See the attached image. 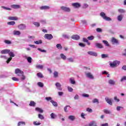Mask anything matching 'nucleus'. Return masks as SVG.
Returning a JSON list of instances; mask_svg holds the SVG:
<instances>
[{
  "mask_svg": "<svg viewBox=\"0 0 126 126\" xmlns=\"http://www.w3.org/2000/svg\"><path fill=\"white\" fill-rule=\"evenodd\" d=\"M118 11L120 13H125L126 12V10H125L124 9H119Z\"/></svg>",
  "mask_w": 126,
  "mask_h": 126,
  "instance_id": "a19ab883",
  "label": "nucleus"
},
{
  "mask_svg": "<svg viewBox=\"0 0 126 126\" xmlns=\"http://www.w3.org/2000/svg\"><path fill=\"white\" fill-rule=\"evenodd\" d=\"M87 111L89 112V113H92V112H93V110L91 108H87Z\"/></svg>",
  "mask_w": 126,
  "mask_h": 126,
  "instance_id": "680f3d73",
  "label": "nucleus"
},
{
  "mask_svg": "<svg viewBox=\"0 0 126 126\" xmlns=\"http://www.w3.org/2000/svg\"><path fill=\"white\" fill-rule=\"evenodd\" d=\"M111 42L112 43V44H116V45H120V42H119V40L116 39L115 37H112L111 40Z\"/></svg>",
  "mask_w": 126,
  "mask_h": 126,
  "instance_id": "423d86ee",
  "label": "nucleus"
},
{
  "mask_svg": "<svg viewBox=\"0 0 126 126\" xmlns=\"http://www.w3.org/2000/svg\"><path fill=\"white\" fill-rule=\"evenodd\" d=\"M53 37V35L51 34H45L44 35L45 39H47V40H52Z\"/></svg>",
  "mask_w": 126,
  "mask_h": 126,
  "instance_id": "6e6552de",
  "label": "nucleus"
},
{
  "mask_svg": "<svg viewBox=\"0 0 126 126\" xmlns=\"http://www.w3.org/2000/svg\"><path fill=\"white\" fill-rule=\"evenodd\" d=\"M8 19L9 20H18V18L16 17H9Z\"/></svg>",
  "mask_w": 126,
  "mask_h": 126,
  "instance_id": "72a5a7b5",
  "label": "nucleus"
},
{
  "mask_svg": "<svg viewBox=\"0 0 126 126\" xmlns=\"http://www.w3.org/2000/svg\"><path fill=\"white\" fill-rule=\"evenodd\" d=\"M36 67V68H38L39 69H42V68H43L44 66H43V65L39 64V65H37Z\"/></svg>",
  "mask_w": 126,
  "mask_h": 126,
  "instance_id": "a18cd8bd",
  "label": "nucleus"
},
{
  "mask_svg": "<svg viewBox=\"0 0 126 126\" xmlns=\"http://www.w3.org/2000/svg\"><path fill=\"white\" fill-rule=\"evenodd\" d=\"M35 111H36L37 112H38V113H40L41 114L43 113L44 112V110H43L42 108H40L39 107H36Z\"/></svg>",
  "mask_w": 126,
  "mask_h": 126,
  "instance_id": "aec40b11",
  "label": "nucleus"
},
{
  "mask_svg": "<svg viewBox=\"0 0 126 126\" xmlns=\"http://www.w3.org/2000/svg\"><path fill=\"white\" fill-rule=\"evenodd\" d=\"M66 60L68 63H74V59L72 57L67 58Z\"/></svg>",
  "mask_w": 126,
  "mask_h": 126,
  "instance_id": "393cba45",
  "label": "nucleus"
},
{
  "mask_svg": "<svg viewBox=\"0 0 126 126\" xmlns=\"http://www.w3.org/2000/svg\"><path fill=\"white\" fill-rule=\"evenodd\" d=\"M33 25L35 26V27H40V23L37 22H34L33 23Z\"/></svg>",
  "mask_w": 126,
  "mask_h": 126,
  "instance_id": "4c0bfd02",
  "label": "nucleus"
},
{
  "mask_svg": "<svg viewBox=\"0 0 126 126\" xmlns=\"http://www.w3.org/2000/svg\"><path fill=\"white\" fill-rule=\"evenodd\" d=\"M89 126H97V123L95 121H92V122H90L89 125Z\"/></svg>",
  "mask_w": 126,
  "mask_h": 126,
  "instance_id": "a878e982",
  "label": "nucleus"
},
{
  "mask_svg": "<svg viewBox=\"0 0 126 126\" xmlns=\"http://www.w3.org/2000/svg\"><path fill=\"white\" fill-rule=\"evenodd\" d=\"M27 61L28 63H32V58L29 57L27 58Z\"/></svg>",
  "mask_w": 126,
  "mask_h": 126,
  "instance_id": "de8ad7c7",
  "label": "nucleus"
},
{
  "mask_svg": "<svg viewBox=\"0 0 126 126\" xmlns=\"http://www.w3.org/2000/svg\"><path fill=\"white\" fill-rule=\"evenodd\" d=\"M8 54L10 56V58L7 59V60L6 61V63H9L10 61L12 60V58H14V57H15V55H14V53H13V52L10 51H9V52Z\"/></svg>",
  "mask_w": 126,
  "mask_h": 126,
  "instance_id": "7ed1b4c3",
  "label": "nucleus"
},
{
  "mask_svg": "<svg viewBox=\"0 0 126 126\" xmlns=\"http://www.w3.org/2000/svg\"><path fill=\"white\" fill-rule=\"evenodd\" d=\"M88 54L90 55V56H93L94 57H97V53L93 51H88Z\"/></svg>",
  "mask_w": 126,
  "mask_h": 126,
  "instance_id": "dca6fc26",
  "label": "nucleus"
},
{
  "mask_svg": "<svg viewBox=\"0 0 126 126\" xmlns=\"http://www.w3.org/2000/svg\"><path fill=\"white\" fill-rule=\"evenodd\" d=\"M88 4L85 3L84 4L83 6V8H87V7H88Z\"/></svg>",
  "mask_w": 126,
  "mask_h": 126,
  "instance_id": "774afa93",
  "label": "nucleus"
},
{
  "mask_svg": "<svg viewBox=\"0 0 126 126\" xmlns=\"http://www.w3.org/2000/svg\"><path fill=\"white\" fill-rule=\"evenodd\" d=\"M45 100H47L48 102L49 101H53V100H52V97L51 96L45 97Z\"/></svg>",
  "mask_w": 126,
  "mask_h": 126,
  "instance_id": "4d7b16f0",
  "label": "nucleus"
},
{
  "mask_svg": "<svg viewBox=\"0 0 126 126\" xmlns=\"http://www.w3.org/2000/svg\"><path fill=\"white\" fill-rule=\"evenodd\" d=\"M85 116H86V114H84V113H82L81 114V117L82 118V119H85Z\"/></svg>",
  "mask_w": 126,
  "mask_h": 126,
  "instance_id": "052dcab7",
  "label": "nucleus"
},
{
  "mask_svg": "<svg viewBox=\"0 0 126 126\" xmlns=\"http://www.w3.org/2000/svg\"><path fill=\"white\" fill-rule=\"evenodd\" d=\"M105 99L106 102L109 104V105H110V106H113V102H112L111 99L109 98L108 97H105Z\"/></svg>",
  "mask_w": 126,
  "mask_h": 126,
  "instance_id": "9d476101",
  "label": "nucleus"
},
{
  "mask_svg": "<svg viewBox=\"0 0 126 126\" xmlns=\"http://www.w3.org/2000/svg\"><path fill=\"white\" fill-rule=\"evenodd\" d=\"M114 100L116 102H120V99L118 98V96H116L114 97Z\"/></svg>",
  "mask_w": 126,
  "mask_h": 126,
  "instance_id": "69168bd1",
  "label": "nucleus"
},
{
  "mask_svg": "<svg viewBox=\"0 0 126 126\" xmlns=\"http://www.w3.org/2000/svg\"><path fill=\"white\" fill-rule=\"evenodd\" d=\"M69 81L71 84H75V80L74 77H71L69 79Z\"/></svg>",
  "mask_w": 126,
  "mask_h": 126,
  "instance_id": "b1692460",
  "label": "nucleus"
},
{
  "mask_svg": "<svg viewBox=\"0 0 126 126\" xmlns=\"http://www.w3.org/2000/svg\"><path fill=\"white\" fill-rule=\"evenodd\" d=\"M15 73L16 74H18L19 76H21V75H23L24 74L23 71L20 70L19 68L15 69Z\"/></svg>",
  "mask_w": 126,
  "mask_h": 126,
  "instance_id": "39448f33",
  "label": "nucleus"
},
{
  "mask_svg": "<svg viewBox=\"0 0 126 126\" xmlns=\"http://www.w3.org/2000/svg\"><path fill=\"white\" fill-rule=\"evenodd\" d=\"M50 7L47 5L42 6L40 7V9L41 10H47V9H50Z\"/></svg>",
  "mask_w": 126,
  "mask_h": 126,
  "instance_id": "ddd939ff",
  "label": "nucleus"
},
{
  "mask_svg": "<svg viewBox=\"0 0 126 126\" xmlns=\"http://www.w3.org/2000/svg\"><path fill=\"white\" fill-rule=\"evenodd\" d=\"M72 6L74 7V8H79L81 6V4L78 2H75L72 3Z\"/></svg>",
  "mask_w": 126,
  "mask_h": 126,
  "instance_id": "1a4fd4ad",
  "label": "nucleus"
},
{
  "mask_svg": "<svg viewBox=\"0 0 126 126\" xmlns=\"http://www.w3.org/2000/svg\"><path fill=\"white\" fill-rule=\"evenodd\" d=\"M4 43H5V44H7V45H10V44H11V41L8 40H5Z\"/></svg>",
  "mask_w": 126,
  "mask_h": 126,
  "instance_id": "864d4df0",
  "label": "nucleus"
},
{
  "mask_svg": "<svg viewBox=\"0 0 126 126\" xmlns=\"http://www.w3.org/2000/svg\"><path fill=\"white\" fill-rule=\"evenodd\" d=\"M9 52H10V50L9 49H5V50H2V51H1V54H8V53H9Z\"/></svg>",
  "mask_w": 126,
  "mask_h": 126,
  "instance_id": "a211bd4d",
  "label": "nucleus"
},
{
  "mask_svg": "<svg viewBox=\"0 0 126 126\" xmlns=\"http://www.w3.org/2000/svg\"><path fill=\"white\" fill-rule=\"evenodd\" d=\"M38 118L40 119V120H44L45 119V117H44V116L41 114H39L38 115Z\"/></svg>",
  "mask_w": 126,
  "mask_h": 126,
  "instance_id": "ea45409f",
  "label": "nucleus"
},
{
  "mask_svg": "<svg viewBox=\"0 0 126 126\" xmlns=\"http://www.w3.org/2000/svg\"><path fill=\"white\" fill-rule=\"evenodd\" d=\"M29 106L31 107H35L36 106V103L33 101H31Z\"/></svg>",
  "mask_w": 126,
  "mask_h": 126,
  "instance_id": "cd10ccee",
  "label": "nucleus"
},
{
  "mask_svg": "<svg viewBox=\"0 0 126 126\" xmlns=\"http://www.w3.org/2000/svg\"><path fill=\"white\" fill-rule=\"evenodd\" d=\"M120 62L119 61H114L113 63H110L109 65L111 67H117L118 65H120Z\"/></svg>",
  "mask_w": 126,
  "mask_h": 126,
  "instance_id": "f03ea898",
  "label": "nucleus"
},
{
  "mask_svg": "<svg viewBox=\"0 0 126 126\" xmlns=\"http://www.w3.org/2000/svg\"><path fill=\"white\" fill-rule=\"evenodd\" d=\"M71 39H73V40H78L80 39V36L78 35H73L71 36Z\"/></svg>",
  "mask_w": 126,
  "mask_h": 126,
  "instance_id": "4468645a",
  "label": "nucleus"
},
{
  "mask_svg": "<svg viewBox=\"0 0 126 126\" xmlns=\"http://www.w3.org/2000/svg\"><path fill=\"white\" fill-rule=\"evenodd\" d=\"M67 89L69 92H72L73 91V89L70 87H68Z\"/></svg>",
  "mask_w": 126,
  "mask_h": 126,
  "instance_id": "bf43d9fd",
  "label": "nucleus"
},
{
  "mask_svg": "<svg viewBox=\"0 0 126 126\" xmlns=\"http://www.w3.org/2000/svg\"><path fill=\"white\" fill-rule=\"evenodd\" d=\"M104 113H105V114H111V111L107 109H104Z\"/></svg>",
  "mask_w": 126,
  "mask_h": 126,
  "instance_id": "13d9d810",
  "label": "nucleus"
},
{
  "mask_svg": "<svg viewBox=\"0 0 126 126\" xmlns=\"http://www.w3.org/2000/svg\"><path fill=\"white\" fill-rule=\"evenodd\" d=\"M18 28L20 30H25V29H26V25L25 24H21L18 26Z\"/></svg>",
  "mask_w": 126,
  "mask_h": 126,
  "instance_id": "0eeeda50",
  "label": "nucleus"
},
{
  "mask_svg": "<svg viewBox=\"0 0 126 126\" xmlns=\"http://www.w3.org/2000/svg\"><path fill=\"white\" fill-rule=\"evenodd\" d=\"M100 15L103 19H104V20H106V21H112V18L107 17V16H106V13L104 12H101L100 13Z\"/></svg>",
  "mask_w": 126,
  "mask_h": 126,
  "instance_id": "f257e3e1",
  "label": "nucleus"
},
{
  "mask_svg": "<svg viewBox=\"0 0 126 126\" xmlns=\"http://www.w3.org/2000/svg\"><path fill=\"white\" fill-rule=\"evenodd\" d=\"M74 98L75 100H78V99H79V95H78V94H76Z\"/></svg>",
  "mask_w": 126,
  "mask_h": 126,
  "instance_id": "e2e57ef3",
  "label": "nucleus"
},
{
  "mask_svg": "<svg viewBox=\"0 0 126 126\" xmlns=\"http://www.w3.org/2000/svg\"><path fill=\"white\" fill-rule=\"evenodd\" d=\"M50 116L51 119H55L56 117H57V115H56L54 113H51Z\"/></svg>",
  "mask_w": 126,
  "mask_h": 126,
  "instance_id": "603ef678",
  "label": "nucleus"
},
{
  "mask_svg": "<svg viewBox=\"0 0 126 126\" xmlns=\"http://www.w3.org/2000/svg\"><path fill=\"white\" fill-rule=\"evenodd\" d=\"M79 46H80V47H85V44L83 43L80 42L79 43Z\"/></svg>",
  "mask_w": 126,
  "mask_h": 126,
  "instance_id": "338daca9",
  "label": "nucleus"
},
{
  "mask_svg": "<svg viewBox=\"0 0 126 126\" xmlns=\"http://www.w3.org/2000/svg\"><path fill=\"white\" fill-rule=\"evenodd\" d=\"M11 7L12 8H14V9H18L19 8H20V5L19 4H13L11 5Z\"/></svg>",
  "mask_w": 126,
  "mask_h": 126,
  "instance_id": "f3484780",
  "label": "nucleus"
},
{
  "mask_svg": "<svg viewBox=\"0 0 126 126\" xmlns=\"http://www.w3.org/2000/svg\"><path fill=\"white\" fill-rule=\"evenodd\" d=\"M56 47L58 49V50H62L63 46H62V44L59 43L56 45Z\"/></svg>",
  "mask_w": 126,
  "mask_h": 126,
  "instance_id": "2f4dec72",
  "label": "nucleus"
},
{
  "mask_svg": "<svg viewBox=\"0 0 126 126\" xmlns=\"http://www.w3.org/2000/svg\"><path fill=\"white\" fill-rule=\"evenodd\" d=\"M60 57H61L62 60H63V61H66V60H67V58H66V56L63 53L60 54Z\"/></svg>",
  "mask_w": 126,
  "mask_h": 126,
  "instance_id": "6ab92c4d",
  "label": "nucleus"
},
{
  "mask_svg": "<svg viewBox=\"0 0 126 126\" xmlns=\"http://www.w3.org/2000/svg\"><path fill=\"white\" fill-rule=\"evenodd\" d=\"M37 50H38V51L41 52V53H47V51H46L45 50H42L40 48H37Z\"/></svg>",
  "mask_w": 126,
  "mask_h": 126,
  "instance_id": "5fc2aeb1",
  "label": "nucleus"
},
{
  "mask_svg": "<svg viewBox=\"0 0 126 126\" xmlns=\"http://www.w3.org/2000/svg\"><path fill=\"white\" fill-rule=\"evenodd\" d=\"M37 76L39 78H43V77H44V76H43V74H42V73H41V72L37 73Z\"/></svg>",
  "mask_w": 126,
  "mask_h": 126,
  "instance_id": "473e14b6",
  "label": "nucleus"
},
{
  "mask_svg": "<svg viewBox=\"0 0 126 126\" xmlns=\"http://www.w3.org/2000/svg\"><path fill=\"white\" fill-rule=\"evenodd\" d=\"M13 33L14 35H16V36H19V35L21 34V32L19 31H14Z\"/></svg>",
  "mask_w": 126,
  "mask_h": 126,
  "instance_id": "bb28decb",
  "label": "nucleus"
},
{
  "mask_svg": "<svg viewBox=\"0 0 126 126\" xmlns=\"http://www.w3.org/2000/svg\"><path fill=\"white\" fill-rule=\"evenodd\" d=\"M68 118L70 121H72V122H73L75 120V117L73 115L69 116Z\"/></svg>",
  "mask_w": 126,
  "mask_h": 126,
  "instance_id": "5701e85b",
  "label": "nucleus"
},
{
  "mask_svg": "<svg viewBox=\"0 0 126 126\" xmlns=\"http://www.w3.org/2000/svg\"><path fill=\"white\" fill-rule=\"evenodd\" d=\"M37 85L39 86V87H44V83L41 82H38L37 83Z\"/></svg>",
  "mask_w": 126,
  "mask_h": 126,
  "instance_id": "c9c22d12",
  "label": "nucleus"
},
{
  "mask_svg": "<svg viewBox=\"0 0 126 126\" xmlns=\"http://www.w3.org/2000/svg\"><path fill=\"white\" fill-rule=\"evenodd\" d=\"M102 43H103V44H104V45L106 47H110V44H109V42H108L107 40H103Z\"/></svg>",
  "mask_w": 126,
  "mask_h": 126,
  "instance_id": "7c9ffc66",
  "label": "nucleus"
},
{
  "mask_svg": "<svg viewBox=\"0 0 126 126\" xmlns=\"http://www.w3.org/2000/svg\"><path fill=\"white\" fill-rule=\"evenodd\" d=\"M53 75L55 78H57V77H59V72H58V71H54L53 73Z\"/></svg>",
  "mask_w": 126,
  "mask_h": 126,
  "instance_id": "c756f323",
  "label": "nucleus"
},
{
  "mask_svg": "<svg viewBox=\"0 0 126 126\" xmlns=\"http://www.w3.org/2000/svg\"><path fill=\"white\" fill-rule=\"evenodd\" d=\"M82 96L83 97H84L85 98H88V97H89V94H82Z\"/></svg>",
  "mask_w": 126,
  "mask_h": 126,
  "instance_id": "6e6d98bb",
  "label": "nucleus"
},
{
  "mask_svg": "<svg viewBox=\"0 0 126 126\" xmlns=\"http://www.w3.org/2000/svg\"><path fill=\"white\" fill-rule=\"evenodd\" d=\"M62 36L64 39H69V36L67 34H63Z\"/></svg>",
  "mask_w": 126,
  "mask_h": 126,
  "instance_id": "49530a36",
  "label": "nucleus"
},
{
  "mask_svg": "<svg viewBox=\"0 0 126 126\" xmlns=\"http://www.w3.org/2000/svg\"><path fill=\"white\" fill-rule=\"evenodd\" d=\"M1 8H3V9H5V10H11V8L6 7L3 6H1Z\"/></svg>",
  "mask_w": 126,
  "mask_h": 126,
  "instance_id": "8fccbe9b",
  "label": "nucleus"
},
{
  "mask_svg": "<svg viewBox=\"0 0 126 126\" xmlns=\"http://www.w3.org/2000/svg\"><path fill=\"white\" fill-rule=\"evenodd\" d=\"M67 108H69V109H70V106L69 105H67L65 107H64V111L66 113H67Z\"/></svg>",
  "mask_w": 126,
  "mask_h": 126,
  "instance_id": "37998d69",
  "label": "nucleus"
},
{
  "mask_svg": "<svg viewBox=\"0 0 126 126\" xmlns=\"http://www.w3.org/2000/svg\"><path fill=\"white\" fill-rule=\"evenodd\" d=\"M108 83L109 84V85H112L113 86H114V85H116V81L112 79L108 80Z\"/></svg>",
  "mask_w": 126,
  "mask_h": 126,
  "instance_id": "9b49d317",
  "label": "nucleus"
},
{
  "mask_svg": "<svg viewBox=\"0 0 126 126\" xmlns=\"http://www.w3.org/2000/svg\"><path fill=\"white\" fill-rule=\"evenodd\" d=\"M85 73L86 77H88V78H90V79H94V76H93V75H92L91 72H85Z\"/></svg>",
  "mask_w": 126,
  "mask_h": 126,
  "instance_id": "20e7f679",
  "label": "nucleus"
},
{
  "mask_svg": "<svg viewBox=\"0 0 126 126\" xmlns=\"http://www.w3.org/2000/svg\"><path fill=\"white\" fill-rule=\"evenodd\" d=\"M95 37L93 35H91L90 36L88 37V39H89L90 41H92L94 40Z\"/></svg>",
  "mask_w": 126,
  "mask_h": 126,
  "instance_id": "58836bf2",
  "label": "nucleus"
},
{
  "mask_svg": "<svg viewBox=\"0 0 126 126\" xmlns=\"http://www.w3.org/2000/svg\"><path fill=\"white\" fill-rule=\"evenodd\" d=\"M8 25H12L13 26L14 24H15V22L14 21H11V22H9L7 23Z\"/></svg>",
  "mask_w": 126,
  "mask_h": 126,
  "instance_id": "3c124183",
  "label": "nucleus"
},
{
  "mask_svg": "<svg viewBox=\"0 0 126 126\" xmlns=\"http://www.w3.org/2000/svg\"><path fill=\"white\" fill-rule=\"evenodd\" d=\"M95 47L98 49H103V45L101 43H95Z\"/></svg>",
  "mask_w": 126,
  "mask_h": 126,
  "instance_id": "412c9836",
  "label": "nucleus"
},
{
  "mask_svg": "<svg viewBox=\"0 0 126 126\" xmlns=\"http://www.w3.org/2000/svg\"><path fill=\"white\" fill-rule=\"evenodd\" d=\"M34 44H36V45H39V44H42L43 42L41 40H37L36 41H34Z\"/></svg>",
  "mask_w": 126,
  "mask_h": 126,
  "instance_id": "e433bc0d",
  "label": "nucleus"
},
{
  "mask_svg": "<svg viewBox=\"0 0 126 126\" xmlns=\"http://www.w3.org/2000/svg\"><path fill=\"white\" fill-rule=\"evenodd\" d=\"M55 85L58 90H60V91H62V90H63V89L62 88V85H61L60 83H56Z\"/></svg>",
  "mask_w": 126,
  "mask_h": 126,
  "instance_id": "2eb2a0df",
  "label": "nucleus"
},
{
  "mask_svg": "<svg viewBox=\"0 0 126 126\" xmlns=\"http://www.w3.org/2000/svg\"><path fill=\"white\" fill-rule=\"evenodd\" d=\"M51 103H52L53 106L54 107H58V103L54 100H51Z\"/></svg>",
  "mask_w": 126,
  "mask_h": 126,
  "instance_id": "c85d7f7f",
  "label": "nucleus"
},
{
  "mask_svg": "<svg viewBox=\"0 0 126 126\" xmlns=\"http://www.w3.org/2000/svg\"><path fill=\"white\" fill-rule=\"evenodd\" d=\"M117 19L118 21H122L123 20V15H119L117 17Z\"/></svg>",
  "mask_w": 126,
  "mask_h": 126,
  "instance_id": "f704fd0d",
  "label": "nucleus"
},
{
  "mask_svg": "<svg viewBox=\"0 0 126 126\" xmlns=\"http://www.w3.org/2000/svg\"><path fill=\"white\" fill-rule=\"evenodd\" d=\"M124 80H126V76H123L121 79V82H123V81H124Z\"/></svg>",
  "mask_w": 126,
  "mask_h": 126,
  "instance_id": "0e129e2a",
  "label": "nucleus"
},
{
  "mask_svg": "<svg viewBox=\"0 0 126 126\" xmlns=\"http://www.w3.org/2000/svg\"><path fill=\"white\" fill-rule=\"evenodd\" d=\"M93 103H97V104H99V100L97 98H94L92 101Z\"/></svg>",
  "mask_w": 126,
  "mask_h": 126,
  "instance_id": "79ce46f5",
  "label": "nucleus"
},
{
  "mask_svg": "<svg viewBox=\"0 0 126 126\" xmlns=\"http://www.w3.org/2000/svg\"><path fill=\"white\" fill-rule=\"evenodd\" d=\"M108 54H102L101 55V58L102 59H107L108 58Z\"/></svg>",
  "mask_w": 126,
  "mask_h": 126,
  "instance_id": "c03bdc74",
  "label": "nucleus"
},
{
  "mask_svg": "<svg viewBox=\"0 0 126 126\" xmlns=\"http://www.w3.org/2000/svg\"><path fill=\"white\" fill-rule=\"evenodd\" d=\"M61 8L62 10H63V11H67V12H69V11H70V8H69V7L62 6Z\"/></svg>",
  "mask_w": 126,
  "mask_h": 126,
  "instance_id": "f8f14e48",
  "label": "nucleus"
},
{
  "mask_svg": "<svg viewBox=\"0 0 126 126\" xmlns=\"http://www.w3.org/2000/svg\"><path fill=\"white\" fill-rule=\"evenodd\" d=\"M26 125V124L25 123V122L20 121V122H18L17 126H24Z\"/></svg>",
  "mask_w": 126,
  "mask_h": 126,
  "instance_id": "4be33fe9",
  "label": "nucleus"
},
{
  "mask_svg": "<svg viewBox=\"0 0 126 126\" xmlns=\"http://www.w3.org/2000/svg\"><path fill=\"white\" fill-rule=\"evenodd\" d=\"M33 124L34 126H40V125H41V124L40 122H38L37 121H35V122H33Z\"/></svg>",
  "mask_w": 126,
  "mask_h": 126,
  "instance_id": "09e8293b",
  "label": "nucleus"
}]
</instances>
